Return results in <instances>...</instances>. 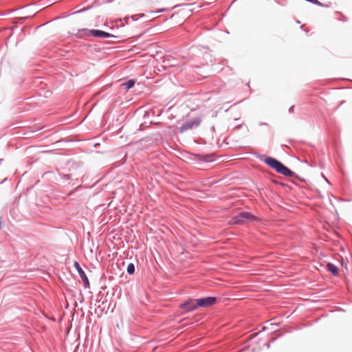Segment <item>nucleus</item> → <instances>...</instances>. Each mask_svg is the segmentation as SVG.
<instances>
[{
    "label": "nucleus",
    "instance_id": "nucleus-1",
    "mask_svg": "<svg viewBox=\"0 0 352 352\" xmlns=\"http://www.w3.org/2000/svg\"><path fill=\"white\" fill-rule=\"evenodd\" d=\"M254 155L270 168L274 170L277 173L285 177H290L293 179L291 180V182L294 184H296L295 181L301 183H306L307 182L306 179L301 177L289 167L285 166L282 162L274 157L269 156L265 154H261L259 153H254Z\"/></svg>",
    "mask_w": 352,
    "mask_h": 352
},
{
    "label": "nucleus",
    "instance_id": "nucleus-2",
    "mask_svg": "<svg viewBox=\"0 0 352 352\" xmlns=\"http://www.w3.org/2000/svg\"><path fill=\"white\" fill-rule=\"evenodd\" d=\"M259 218L248 211H242L232 217L229 221L230 226H241L248 223L258 222Z\"/></svg>",
    "mask_w": 352,
    "mask_h": 352
},
{
    "label": "nucleus",
    "instance_id": "nucleus-3",
    "mask_svg": "<svg viewBox=\"0 0 352 352\" xmlns=\"http://www.w3.org/2000/svg\"><path fill=\"white\" fill-rule=\"evenodd\" d=\"M203 116H198L184 121L182 125L178 127V132L184 133L188 130H192L199 126L201 123Z\"/></svg>",
    "mask_w": 352,
    "mask_h": 352
},
{
    "label": "nucleus",
    "instance_id": "nucleus-4",
    "mask_svg": "<svg viewBox=\"0 0 352 352\" xmlns=\"http://www.w3.org/2000/svg\"><path fill=\"white\" fill-rule=\"evenodd\" d=\"M196 304L195 298H188L179 303L178 307L179 309L182 311V314H186L195 311L198 309Z\"/></svg>",
    "mask_w": 352,
    "mask_h": 352
},
{
    "label": "nucleus",
    "instance_id": "nucleus-5",
    "mask_svg": "<svg viewBox=\"0 0 352 352\" xmlns=\"http://www.w3.org/2000/svg\"><path fill=\"white\" fill-rule=\"evenodd\" d=\"M68 170L73 172L75 177H78L80 175H84L83 163L80 161L74 160H69L67 162Z\"/></svg>",
    "mask_w": 352,
    "mask_h": 352
},
{
    "label": "nucleus",
    "instance_id": "nucleus-6",
    "mask_svg": "<svg viewBox=\"0 0 352 352\" xmlns=\"http://www.w3.org/2000/svg\"><path fill=\"white\" fill-rule=\"evenodd\" d=\"M196 299L197 308H208L214 305L218 302L216 296H204Z\"/></svg>",
    "mask_w": 352,
    "mask_h": 352
},
{
    "label": "nucleus",
    "instance_id": "nucleus-7",
    "mask_svg": "<svg viewBox=\"0 0 352 352\" xmlns=\"http://www.w3.org/2000/svg\"><path fill=\"white\" fill-rule=\"evenodd\" d=\"M74 267L78 272V274L82 280L84 287L85 289H89L90 288V283H89V278H88L85 272L83 270V269L81 267L80 263L77 261H74Z\"/></svg>",
    "mask_w": 352,
    "mask_h": 352
},
{
    "label": "nucleus",
    "instance_id": "nucleus-8",
    "mask_svg": "<svg viewBox=\"0 0 352 352\" xmlns=\"http://www.w3.org/2000/svg\"><path fill=\"white\" fill-rule=\"evenodd\" d=\"M192 160H198L204 162H213L216 160V156L213 153H192Z\"/></svg>",
    "mask_w": 352,
    "mask_h": 352
},
{
    "label": "nucleus",
    "instance_id": "nucleus-9",
    "mask_svg": "<svg viewBox=\"0 0 352 352\" xmlns=\"http://www.w3.org/2000/svg\"><path fill=\"white\" fill-rule=\"evenodd\" d=\"M91 35L96 38H118V36L100 30H90Z\"/></svg>",
    "mask_w": 352,
    "mask_h": 352
},
{
    "label": "nucleus",
    "instance_id": "nucleus-10",
    "mask_svg": "<svg viewBox=\"0 0 352 352\" xmlns=\"http://www.w3.org/2000/svg\"><path fill=\"white\" fill-rule=\"evenodd\" d=\"M55 174L56 175H58V182H60L61 180H63V182L68 181V180H73V181H75L76 182H80L79 180V178L75 177L72 173H70L68 174H63V173H60L59 172V173H56Z\"/></svg>",
    "mask_w": 352,
    "mask_h": 352
},
{
    "label": "nucleus",
    "instance_id": "nucleus-11",
    "mask_svg": "<svg viewBox=\"0 0 352 352\" xmlns=\"http://www.w3.org/2000/svg\"><path fill=\"white\" fill-rule=\"evenodd\" d=\"M326 269L335 277L339 274V268L332 263L328 262L326 265Z\"/></svg>",
    "mask_w": 352,
    "mask_h": 352
},
{
    "label": "nucleus",
    "instance_id": "nucleus-12",
    "mask_svg": "<svg viewBox=\"0 0 352 352\" xmlns=\"http://www.w3.org/2000/svg\"><path fill=\"white\" fill-rule=\"evenodd\" d=\"M89 31L90 30L87 28L79 29L76 34H73V36L78 38H85V37L91 35Z\"/></svg>",
    "mask_w": 352,
    "mask_h": 352
},
{
    "label": "nucleus",
    "instance_id": "nucleus-13",
    "mask_svg": "<svg viewBox=\"0 0 352 352\" xmlns=\"http://www.w3.org/2000/svg\"><path fill=\"white\" fill-rule=\"evenodd\" d=\"M136 81L135 79H129L124 82L121 84V87L126 91H129L131 88H133L135 84Z\"/></svg>",
    "mask_w": 352,
    "mask_h": 352
},
{
    "label": "nucleus",
    "instance_id": "nucleus-14",
    "mask_svg": "<svg viewBox=\"0 0 352 352\" xmlns=\"http://www.w3.org/2000/svg\"><path fill=\"white\" fill-rule=\"evenodd\" d=\"M59 173L58 170H52V171H47L45 172L43 177L44 176H47L50 179L54 181V182H58V175H56L55 173Z\"/></svg>",
    "mask_w": 352,
    "mask_h": 352
},
{
    "label": "nucleus",
    "instance_id": "nucleus-15",
    "mask_svg": "<svg viewBox=\"0 0 352 352\" xmlns=\"http://www.w3.org/2000/svg\"><path fill=\"white\" fill-rule=\"evenodd\" d=\"M135 272V266L133 263H130L127 265L126 272L129 275H133Z\"/></svg>",
    "mask_w": 352,
    "mask_h": 352
},
{
    "label": "nucleus",
    "instance_id": "nucleus-16",
    "mask_svg": "<svg viewBox=\"0 0 352 352\" xmlns=\"http://www.w3.org/2000/svg\"><path fill=\"white\" fill-rule=\"evenodd\" d=\"M169 111H144V118H145L146 116H148L150 113H152L153 116H156L157 117H160L162 116L163 113H168Z\"/></svg>",
    "mask_w": 352,
    "mask_h": 352
},
{
    "label": "nucleus",
    "instance_id": "nucleus-17",
    "mask_svg": "<svg viewBox=\"0 0 352 352\" xmlns=\"http://www.w3.org/2000/svg\"><path fill=\"white\" fill-rule=\"evenodd\" d=\"M74 140L72 139V138H61L60 140L55 142L54 143V144H58L61 142H74Z\"/></svg>",
    "mask_w": 352,
    "mask_h": 352
},
{
    "label": "nucleus",
    "instance_id": "nucleus-18",
    "mask_svg": "<svg viewBox=\"0 0 352 352\" xmlns=\"http://www.w3.org/2000/svg\"><path fill=\"white\" fill-rule=\"evenodd\" d=\"M193 142L196 144H202V145H204L206 144V140L202 138H199V139H195L193 140Z\"/></svg>",
    "mask_w": 352,
    "mask_h": 352
},
{
    "label": "nucleus",
    "instance_id": "nucleus-19",
    "mask_svg": "<svg viewBox=\"0 0 352 352\" xmlns=\"http://www.w3.org/2000/svg\"><path fill=\"white\" fill-rule=\"evenodd\" d=\"M129 19H131L132 21H134L138 20V18H136V15H131L130 16H126L124 18L126 24H129Z\"/></svg>",
    "mask_w": 352,
    "mask_h": 352
},
{
    "label": "nucleus",
    "instance_id": "nucleus-20",
    "mask_svg": "<svg viewBox=\"0 0 352 352\" xmlns=\"http://www.w3.org/2000/svg\"><path fill=\"white\" fill-rule=\"evenodd\" d=\"M103 295L104 294L102 293V292H98V294L96 295V302L98 303L102 301Z\"/></svg>",
    "mask_w": 352,
    "mask_h": 352
},
{
    "label": "nucleus",
    "instance_id": "nucleus-21",
    "mask_svg": "<svg viewBox=\"0 0 352 352\" xmlns=\"http://www.w3.org/2000/svg\"><path fill=\"white\" fill-rule=\"evenodd\" d=\"M304 162L307 163L311 167H316L317 166V164H316V162L315 161L314 162H309L307 160H305L304 161Z\"/></svg>",
    "mask_w": 352,
    "mask_h": 352
},
{
    "label": "nucleus",
    "instance_id": "nucleus-22",
    "mask_svg": "<svg viewBox=\"0 0 352 352\" xmlns=\"http://www.w3.org/2000/svg\"><path fill=\"white\" fill-rule=\"evenodd\" d=\"M91 8V6H88V7H87L86 8H83V9H81V10H80L77 11V12H76V13H80V12H85V11H87V10H89Z\"/></svg>",
    "mask_w": 352,
    "mask_h": 352
},
{
    "label": "nucleus",
    "instance_id": "nucleus-23",
    "mask_svg": "<svg viewBox=\"0 0 352 352\" xmlns=\"http://www.w3.org/2000/svg\"><path fill=\"white\" fill-rule=\"evenodd\" d=\"M4 221L3 219H2V217H0V230L1 229L2 226L4 225Z\"/></svg>",
    "mask_w": 352,
    "mask_h": 352
},
{
    "label": "nucleus",
    "instance_id": "nucleus-24",
    "mask_svg": "<svg viewBox=\"0 0 352 352\" xmlns=\"http://www.w3.org/2000/svg\"><path fill=\"white\" fill-rule=\"evenodd\" d=\"M175 118V116H173L172 114L167 116V119L169 120H171L174 119Z\"/></svg>",
    "mask_w": 352,
    "mask_h": 352
},
{
    "label": "nucleus",
    "instance_id": "nucleus-25",
    "mask_svg": "<svg viewBox=\"0 0 352 352\" xmlns=\"http://www.w3.org/2000/svg\"><path fill=\"white\" fill-rule=\"evenodd\" d=\"M259 126H268V124L264 122H258Z\"/></svg>",
    "mask_w": 352,
    "mask_h": 352
},
{
    "label": "nucleus",
    "instance_id": "nucleus-26",
    "mask_svg": "<svg viewBox=\"0 0 352 352\" xmlns=\"http://www.w3.org/2000/svg\"><path fill=\"white\" fill-rule=\"evenodd\" d=\"M243 123L239 124H238V125L235 126L234 129H241V126H242V125H243Z\"/></svg>",
    "mask_w": 352,
    "mask_h": 352
},
{
    "label": "nucleus",
    "instance_id": "nucleus-27",
    "mask_svg": "<svg viewBox=\"0 0 352 352\" xmlns=\"http://www.w3.org/2000/svg\"><path fill=\"white\" fill-rule=\"evenodd\" d=\"M322 177L324 178V180H325L328 184H330V182H329V179H327V177L324 174H322Z\"/></svg>",
    "mask_w": 352,
    "mask_h": 352
},
{
    "label": "nucleus",
    "instance_id": "nucleus-28",
    "mask_svg": "<svg viewBox=\"0 0 352 352\" xmlns=\"http://www.w3.org/2000/svg\"><path fill=\"white\" fill-rule=\"evenodd\" d=\"M48 320H51L52 322H56V318L54 317V316L49 317Z\"/></svg>",
    "mask_w": 352,
    "mask_h": 352
},
{
    "label": "nucleus",
    "instance_id": "nucleus-29",
    "mask_svg": "<svg viewBox=\"0 0 352 352\" xmlns=\"http://www.w3.org/2000/svg\"><path fill=\"white\" fill-rule=\"evenodd\" d=\"M217 112L218 111L213 112V113L212 114L211 117L212 118H216L217 116Z\"/></svg>",
    "mask_w": 352,
    "mask_h": 352
},
{
    "label": "nucleus",
    "instance_id": "nucleus-30",
    "mask_svg": "<svg viewBox=\"0 0 352 352\" xmlns=\"http://www.w3.org/2000/svg\"><path fill=\"white\" fill-rule=\"evenodd\" d=\"M273 182H274V183H275V184H279V185H280V186H285V184L278 182L277 181H273Z\"/></svg>",
    "mask_w": 352,
    "mask_h": 352
},
{
    "label": "nucleus",
    "instance_id": "nucleus-31",
    "mask_svg": "<svg viewBox=\"0 0 352 352\" xmlns=\"http://www.w3.org/2000/svg\"><path fill=\"white\" fill-rule=\"evenodd\" d=\"M210 131H212V132H214L215 131V127L214 125L211 126H210Z\"/></svg>",
    "mask_w": 352,
    "mask_h": 352
},
{
    "label": "nucleus",
    "instance_id": "nucleus-32",
    "mask_svg": "<svg viewBox=\"0 0 352 352\" xmlns=\"http://www.w3.org/2000/svg\"><path fill=\"white\" fill-rule=\"evenodd\" d=\"M184 116H182L181 119H179L176 121V124H179L183 119H184Z\"/></svg>",
    "mask_w": 352,
    "mask_h": 352
},
{
    "label": "nucleus",
    "instance_id": "nucleus-33",
    "mask_svg": "<svg viewBox=\"0 0 352 352\" xmlns=\"http://www.w3.org/2000/svg\"><path fill=\"white\" fill-rule=\"evenodd\" d=\"M287 141L289 143H290V144H292V142H294V140H292V139H289V140H287Z\"/></svg>",
    "mask_w": 352,
    "mask_h": 352
},
{
    "label": "nucleus",
    "instance_id": "nucleus-34",
    "mask_svg": "<svg viewBox=\"0 0 352 352\" xmlns=\"http://www.w3.org/2000/svg\"><path fill=\"white\" fill-rule=\"evenodd\" d=\"M294 107H295L294 105H292V106L289 108V109H288V110H289V111L294 110Z\"/></svg>",
    "mask_w": 352,
    "mask_h": 352
},
{
    "label": "nucleus",
    "instance_id": "nucleus-35",
    "mask_svg": "<svg viewBox=\"0 0 352 352\" xmlns=\"http://www.w3.org/2000/svg\"><path fill=\"white\" fill-rule=\"evenodd\" d=\"M265 346H266L267 349H269L270 347V342L266 343Z\"/></svg>",
    "mask_w": 352,
    "mask_h": 352
},
{
    "label": "nucleus",
    "instance_id": "nucleus-36",
    "mask_svg": "<svg viewBox=\"0 0 352 352\" xmlns=\"http://www.w3.org/2000/svg\"><path fill=\"white\" fill-rule=\"evenodd\" d=\"M322 116L324 117V120H325V122L327 123V124H328V122L327 120V118H326V116L324 114H322Z\"/></svg>",
    "mask_w": 352,
    "mask_h": 352
},
{
    "label": "nucleus",
    "instance_id": "nucleus-37",
    "mask_svg": "<svg viewBox=\"0 0 352 352\" xmlns=\"http://www.w3.org/2000/svg\"><path fill=\"white\" fill-rule=\"evenodd\" d=\"M42 314H43V316H44L45 318H47V319H48V318L50 317V316H47L46 314H45V313H42Z\"/></svg>",
    "mask_w": 352,
    "mask_h": 352
},
{
    "label": "nucleus",
    "instance_id": "nucleus-38",
    "mask_svg": "<svg viewBox=\"0 0 352 352\" xmlns=\"http://www.w3.org/2000/svg\"><path fill=\"white\" fill-rule=\"evenodd\" d=\"M106 289H107V286L106 285H104V286L101 287V289H102V290H105Z\"/></svg>",
    "mask_w": 352,
    "mask_h": 352
},
{
    "label": "nucleus",
    "instance_id": "nucleus-39",
    "mask_svg": "<svg viewBox=\"0 0 352 352\" xmlns=\"http://www.w3.org/2000/svg\"><path fill=\"white\" fill-rule=\"evenodd\" d=\"M69 307V303L67 302V304L65 305V308L67 309Z\"/></svg>",
    "mask_w": 352,
    "mask_h": 352
},
{
    "label": "nucleus",
    "instance_id": "nucleus-40",
    "mask_svg": "<svg viewBox=\"0 0 352 352\" xmlns=\"http://www.w3.org/2000/svg\"><path fill=\"white\" fill-rule=\"evenodd\" d=\"M320 166L321 168H323V166H322V164L321 162H320Z\"/></svg>",
    "mask_w": 352,
    "mask_h": 352
},
{
    "label": "nucleus",
    "instance_id": "nucleus-41",
    "mask_svg": "<svg viewBox=\"0 0 352 352\" xmlns=\"http://www.w3.org/2000/svg\"><path fill=\"white\" fill-rule=\"evenodd\" d=\"M143 16H144V14H140V17H143Z\"/></svg>",
    "mask_w": 352,
    "mask_h": 352
},
{
    "label": "nucleus",
    "instance_id": "nucleus-42",
    "mask_svg": "<svg viewBox=\"0 0 352 352\" xmlns=\"http://www.w3.org/2000/svg\"><path fill=\"white\" fill-rule=\"evenodd\" d=\"M172 108H173V107H168V109L167 110L170 111L172 109Z\"/></svg>",
    "mask_w": 352,
    "mask_h": 352
},
{
    "label": "nucleus",
    "instance_id": "nucleus-43",
    "mask_svg": "<svg viewBox=\"0 0 352 352\" xmlns=\"http://www.w3.org/2000/svg\"><path fill=\"white\" fill-rule=\"evenodd\" d=\"M106 302H107V300H104V301L102 302V304L104 305Z\"/></svg>",
    "mask_w": 352,
    "mask_h": 352
},
{
    "label": "nucleus",
    "instance_id": "nucleus-44",
    "mask_svg": "<svg viewBox=\"0 0 352 352\" xmlns=\"http://www.w3.org/2000/svg\"><path fill=\"white\" fill-rule=\"evenodd\" d=\"M162 12V10L155 11V12H155V13H159V12Z\"/></svg>",
    "mask_w": 352,
    "mask_h": 352
},
{
    "label": "nucleus",
    "instance_id": "nucleus-45",
    "mask_svg": "<svg viewBox=\"0 0 352 352\" xmlns=\"http://www.w3.org/2000/svg\"><path fill=\"white\" fill-rule=\"evenodd\" d=\"M189 115H190V113H188V114L186 116V118H188V117H189Z\"/></svg>",
    "mask_w": 352,
    "mask_h": 352
},
{
    "label": "nucleus",
    "instance_id": "nucleus-46",
    "mask_svg": "<svg viewBox=\"0 0 352 352\" xmlns=\"http://www.w3.org/2000/svg\"><path fill=\"white\" fill-rule=\"evenodd\" d=\"M141 108H142V107H139V108H138L136 110H137V111H139V110H140V109H141Z\"/></svg>",
    "mask_w": 352,
    "mask_h": 352
},
{
    "label": "nucleus",
    "instance_id": "nucleus-47",
    "mask_svg": "<svg viewBox=\"0 0 352 352\" xmlns=\"http://www.w3.org/2000/svg\"><path fill=\"white\" fill-rule=\"evenodd\" d=\"M223 143H224V144H228V142H226V140H224V141H223Z\"/></svg>",
    "mask_w": 352,
    "mask_h": 352
}]
</instances>
